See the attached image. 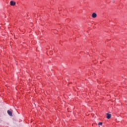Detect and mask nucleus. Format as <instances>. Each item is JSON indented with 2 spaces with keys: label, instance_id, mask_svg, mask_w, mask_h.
<instances>
[{
  "label": "nucleus",
  "instance_id": "obj_1",
  "mask_svg": "<svg viewBox=\"0 0 127 127\" xmlns=\"http://www.w3.org/2000/svg\"><path fill=\"white\" fill-rule=\"evenodd\" d=\"M7 114L9 115V116H10V117H12V112H11V111L8 110Z\"/></svg>",
  "mask_w": 127,
  "mask_h": 127
},
{
  "label": "nucleus",
  "instance_id": "obj_2",
  "mask_svg": "<svg viewBox=\"0 0 127 127\" xmlns=\"http://www.w3.org/2000/svg\"><path fill=\"white\" fill-rule=\"evenodd\" d=\"M92 17H93V18H96V17H97V13H93L92 14Z\"/></svg>",
  "mask_w": 127,
  "mask_h": 127
},
{
  "label": "nucleus",
  "instance_id": "obj_3",
  "mask_svg": "<svg viewBox=\"0 0 127 127\" xmlns=\"http://www.w3.org/2000/svg\"><path fill=\"white\" fill-rule=\"evenodd\" d=\"M111 117H112V115L109 113L107 114V119H110V118H111Z\"/></svg>",
  "mask_w": 127,
  "mask_h": 127
},
{
  "label": "nucleus",
  "instance_id": "obj_4",
  "mask_svg": "<svg viewBox=\"0 0 127 127\" xmlns=\"http://www.w3.org/2000/svg\"><path fill=\"white\" fill-rule=\"evenodd\" d=\"M10 5H15V2H14L13 1H11L10 2Z\"/></svg>",
  "mask_w": 127,
  "mask_h": 127
},
{
  "label": "nucleus",
  "instance_id": "obj_5",
  "mask_svg": "<svg viewBox=\"0 0 127 127\" xmlns=\"http://www.w3.org/2000/svg\"><path fill=\"white\" fill-rule=\"evenodd\" d=\"M103 125L102 123H98V126H102Z\"/></svg>",
  "mask_w": 127,
  "mask_h": 127
}]
</instances>
